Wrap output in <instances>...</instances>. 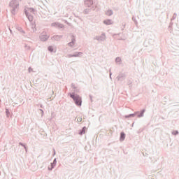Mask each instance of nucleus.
<instances>
[{
  "instance_id": "obj_13",
  "label": "nucleus",
  "mask_w": 179,
  "mask_h": 179,
  "mask_svg": "<svg viewBox=\"0 0 179 179\" xmlns=\"http://www.w3.org/2000/svg\"><path fill=\"white\" fill-rule=\"evenodd\" d=\"M134 115H130V116H131V117H134Z\"/></svg>"
},
{
  "instance_id": "obj_5",
  "label": "nucleus",
  "mask_w": 179,
  "mask_h": 179,
  "mask_svg": "<svg viewBox=\"0 0 179 179\" xmlns=\"http://www.w3.org/2000/svg\"><path fill=\"white\" fill-rule=\"evenodd\" d=\"M125 139V134L121 133L120 141H124Z\"/></svg>"
},
{
  "instance_id": "obj_10",
  "label": "nucleus",
  "mask_w": 179,
  "mask_h": 179,
  "mask_svg": "<svg viewBox=\"0 0 179 179\" xmlns=\"http://www.w3.org/2000/svg\"><path fill=\"white\" fill-rule=\"evenodd\" d=\"M77 121H78V122H82V117H78V118H77Z\"/></svg>"
},
{
  "instance_id": "obj_6",
  "label": "nucleus",
  "mask_w": 179,
  "mask_h": 179,
  "mask_svg": "<svg viewBox=\"0 0 179 179\" xmlns=\"http://www.w3.org/2000/svg\"><path fill=\"white\" fill-rule=\"evenodd\" d=\"M106 15H108V16H111L113 15V11L111 10H108L106 12Z\"/></svg>"
},
{
  "instance_id": "obj_4",
  "label": "nucleus",
  "mask_w": 179,
  "mask_h": 179,
  "mask_svg": "<svg viewBox=\"0 0 179 179\" xmlns=\"http://www.w3.org/2000/svg\"><path fill=\"white\" fill-rule=\"evenodd\" d=\"M48 38V36H47V35L41 36V40H42V41H45V40H47Z\"/></svg>"
},
{
  "instance_id": "obj_8",
  "label": "nucleus",
  "mask_w": 179,
  "mask_h": 179,
  "mask_svg": "<svg viewBox=\"0 0 179 179\" xmlns=\"http://www.w3.org/2000/svg\"><path fill=\"white\" fill-rule=\"evenodd\" d=\"M56 27H60L61 29H62V27H64V25L57 24Z\"/></svg>"
},
{
  "instance_id": "obj_3",
  "label": "nucleus",
  "mask_w": 179,
  "mask_h": 179,
  "mask_svg": "<svg viewBox=\"0 0 179 179\" xmlns=\"http://www.w3.org/2000/svg\"><path fill=\"white\" fill-rule=\"evenodd\" d=\"M103 23H105V24H113V21L110 20H106L103 22Z\"/></svg>"
},
{
  "instance_id": "obj_12",
  "label": "nucleus",
  "mask_w": 179,
  "mask_h": 179,
  "mask_svg": "<svg viewBox=\"0 0 179 179\" xmlns=\"http://www.w3.org/2000/svg\"><path fill=\"white\" fill-rule=\"evenodd\" d=\"M53 168H54V166L52 164V165H51L50 170H52Z\"/></svg>"
},
{
  "instance_id": "obj_1",
  "label": "nucleus",
  "mask_w": 179,
  "mask_h": 179,
  "mask_svg": "<svg viewBox=\"0 0 179 179\" xmlns=\"http://www.w3.org/2000/svg\"><path fill=\"white\" fill-rule=\"evenodd\" d=\"M70 97L75 101L76 106H82V98L79 95H75L74 94H70Z\"/></svg>"
},
{
  "instance_id": "obj_11",
  "label": "nucleus",
  "mask_w": 179,
  "mask_h": 179,
  "mask_svg": "<svg viewBox=\"0 0 179 179\" xmlns=\"http://www.w3.org/2000/svg\"><path fill=\"white\" fill-rule=\"evenodd\" d=\"M144 113H145V110H142L140 117H143Z\"/></svg>"
},
{
  "instance_id": "obj_7",
  "label": "nucleus",
  "mask_w": 179,
  "mask_h": 179,
  "mask_svg": "<svg viewBox=\"0 0 179 179\" xmlns=\"http://www.w3.org/2000/svg\"><path fill=\"white\" fill-rule=\"evenodd\" d=\"M85 131H86V127H83V131L81 133H80V135H82V134H85Z\"/></svg>"
},
{
  "instance_id": "obj_9",
  "label": "nucleus",
  "mask_w": 179,
  "mask_h": 179,
  "mask_svg": "<svg viewBox=\"0 0 179 179\" xmlns=\"http://www.w3.org/2000/svg\"><path fill=\"white\" fill-rule=\"evenodd\" d=\"M48 50H49L51 52H52V51H54V49L52 48V46H50V47L48 48Z\"/></svg>"
},
{
  "instance_id": "obj_2",
  "label": "nucleus",
  "mask_w": 179,
  "mask_h": 179,
  "mask_svg": "<svg viewBox=\"0 0 179 179\" xmlns=\"http://www.w3.org/2000/svg\"><path fill=\"white\" fill-rule=\"evenodd\" d=\"M34 14V9H33V8H28L26 10V15L27 16V17L30 22H33V15Z\"/></svg>"
}]
</instances>
